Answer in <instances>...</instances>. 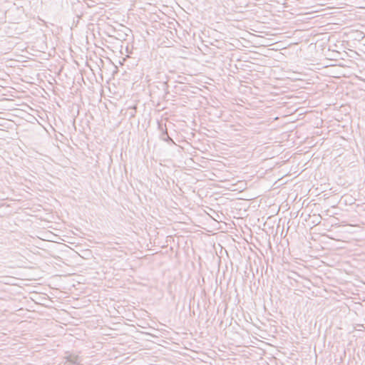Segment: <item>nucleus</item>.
I'll return each instance as SVG.
<instances>
[{"label": "nucleus", "mask_w": 365, "mask_h": 365, "mask_svg": "<svg viewBox=\"0 0 365 365\" xmlns=\"http://www.w3.org/2000/svg\"><path fill=\"white\" fill-rule=\"evenodd\" d=\"M150 80H148V82L149 83V86H152V84L150 83Z\"/></svg>", "instance_id": "20e7f679"}, {"label": "nucleus", "mask_w": 365, "mask_h": 365, "mask_svg": "<svg viewBox=\"0 0 365 365\" xmlns=\"http://www.w3.org/2000/svg\"><path fill=\"white\" fill-rule=\"evenodd\" d=\"M159 128L162 129L163 132L160 135V138L164 140V141H166V142H171L173 143H174L173 140H172V138H170L168 134V132H167V130L165 129V130H163V127L161 125H159Z\"/></svg>", "instance_id": "f03ea898"}, {"label": "nucleus", "mask_w": 365, "mask_h": 365, "mask_svg": "<svg viewBox=\"0 0 365 365\" xmlns=\"http://www.w3.org/2000/svg\"><path fill=\"white\" fill-rule=\"evenodd\" d=\"M68 361H70L73 364L78 365L80 364L79 357L78 356L69 355L66 357Z\"/></svg>", "instance_id": "7ed1b4c3"}, {"label": "nucleus", "mask_w": 365, "mask_h": 365, "mask_svg": "<svg viewBox=\"0 0 365 365\" xmlns=\"http://www.w3.org/2000/svg\"><path fill=\"white\" fill-rule=\"evenodd\" d=\"M159 75V79H160L161 81H159L158 82H153V86H155L158 90L161 91L164 94H168L169 93L168 91V82H167V80H164V79H167V76H164V78H160V76H161V73H158Z\"/></svg>", "instance_id": "f257e3e1"}]
</instances>
